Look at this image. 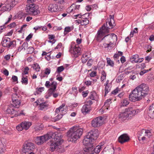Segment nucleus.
<instances>
[{
  "label": "nucleus",
  "instance_id": "11",
  "mask_svg": "<svg viewBox=\"0 0 154 154\" xmlns=\"http://www.w3.org/2000/svg\"><path fill=\"white\" fill-rule=\"evenodd\" d=\"M69 52L72 54L74 57H77L81 54V49L79 45H75L74 42H72L69 49Z\"/></svg>",
  "mask_w": 154,
  "mask_h": 154
},
{
  "label": "nucleus",
  "instance_id": "59",
  "mask_svg": "<svg viewBox=\"0 0 154 154\" xmlns=\"http://www.w3.org/2000/svg\"><path fill=\"white\" fill-rule=\"evenodd\" d=\"M136 78V74L134 73L133 74H131L129 76V79L133 80L135 79Z\"/></svg>",
  "mask_w": 154,
  "mask_h": 154
},
{
  "label": "nucleus",
  "instance_id": "8",
  "mask_svg": "<svg viewBox=\"0 0 154 154\" xmlns=\"http://www.w3.org/2000/svg\"><path fill=\"white\" fill-rule=\"evenodd\" d=\"M25 10L29 14L34 16L40 13L38 6L34 3L27 4Z\"/></svg>",
  "mask_w": 154,
  "mask_h": 154
},
{
  "label": "nucleus",
  "instance_id": "5",
  "mask_svg": "<svg viewBox=\"0 0 154 154\" xmlns=\"http://www.w3.org/2000/svg\"><path fill=\"white\" fill-rule=\"evenodd\" d=\"M138 112V110L134 109L132 107L126 108L125 110L120 112L118 116L119 119L121 122H124L131 118Z\"/></svg>",
  "mask_w": 154,
  "mask_h": 154
},
{
  "label": "nucleus",
  "instance_id": "34",
  "mask_svg": "<svg viewBox=\"0 0 154 154\" xmlns=\"http://www.w3.org/2000/svg\"><path fill=\"white\" fill-rule=\"evenodd\" d=\"M5 150V146L1 140H0V154L3 153Z\"/></svg>",
  "mask_w": 154,
  "mask_h": 154
},
{
  "label": "nucleus",
  "instance_id": "32",
  "mask_svg": "<svg viewBox=\"0 0 154 154\" xmlns=\"http://www.w3.org/2000/svg\"><path fill=\"white\" fill-rule=\"evenodd\" d=\"M74 29V27L73 26H66L64 29V35H66L68 33L71 32Z\"/></svg>",
  "mask_w": 154,
  "mask_h": 154
},
{
  "label": "nucleus",
  "instance_id": "25",
  "mask_svg": "<svg viewBox=\"0 0 154 154\" xmlns=\"http://www.w3.org/2000/svg\"><path fill=\"white\" fill-rule=\"evenodd\" d=\"M103 148V145L102 143H100L92 151V154H98L101 150Z\"/></svg>",
  "mask_w": 154,
  "mask_h": 154
},
{
  "label": "nucleus",
  "instance_id": "23",
  "mask_svg": "<svg viewBox=\"0 0 154 154\" xmlns=\"http://www.w3.org/2000/svg\"><path fill=\"white\" fill-rule=\"evenodd\" d=\"M13 89L15 93L12 94V97H17L18 98H20L21 97L20 94L22 93L20 90L17 87H14Z\"/></svg>",
  "mask_w": 154,
  "mask_h": 154
},
{
  "label": "nucleus",
  "instance_id": "1",
  "mask_svg": "<svg viewBox=\"0 0 154 154\" xmlns=\"http://www.w3.org/2000/svg\"><path fill=\"white\" fill-rule=\"evenodd\" d=\"M149 91V87L146 85H140L130 93L129 96V100L132 102L139 101L148 94Z\"/></svg>",
  "mask_w": 154,
  "mask_h": 154
},
{
  "label": "nucleus",
  "instance_id": "60",
  "mask_svg": "<svg viewBox=\"0 0 154 154\" xmlns=\"http://www.w3.org/2000/svg\"><path fill=\"white\" fill-rule=\"evenodd\" d=\"M93 60L92 59H89L87 63V65L88 66H91L93 63Z\"/></svg>",
  "mask_w": 154,
  "mask_h": 154
},
{
  "label": "nucleus",
  "instance_id": "44",
  "mask_svg": "<svg viewBox=\"0 0 154 154\" xmlns=\"http://www.w3.org/2000/svg\"><path fill=\"white\" fill-rule=\"evenodd\" d=\"M28 44L27 42H24L23 43L22 46L19 48L18 50L20 51L23 49H24L25 50L26 49V48L28 47Z\"/></svg>",
  "mask_w": 154,
  "mask_h": 154
},
{
  "label": "nucleus",
  "instance_id": "57",
  "mask_svg": "<svg viewBox=\"0 0 154 154\" xmlns=\"http://www.w3.org/2000/svg\"><path fill=\"white\" fill-rule=\"evenodd\" d=\"M11 79L12 80V81L14 82H16V83H18V78L15 75H13L12 76Z\"/></svg>",
  "mask_w": 154,
  "mask_h": 154
},
{
  "label": "nucleus",
  "instance_id": "35",
  "mask_svg": "<svg viewBox=\"0 0 154 154\" xmlns=\"http://www.w3.org/2000/svg\"><path fill=\"white\" fill-rule=\"evenodd\" d=\"M139 57L138 55L137 54H135L132 56L130 59V60L132 63H138V58Z\"/></svg>",
  "mask_w": 154,
  "mask_h": 154
},
{
  "label": "nucleus",
  "instance_id": "47",
  "mask_svg": "<svg viewBox=\"0 0 154 154\" xmlns=\"http://www.w3.org/2000/svg\"><path fill=\"white\" fill-rule=\"evenodd\" d=\"M104 85L105 86V96L110 90V87L108 85Z\"/></svg>",
  "mask_w": 154,
  "mask_h": 154
},
{
  "label": "nucleus",
  "instance_id": "62",
  "mask_svg": "<svg viewBox=\"0 0 154 154\" xmlns=\"http://www.w3.org/2000/svg\"><path fill=\"white\" fill-rule=\"evenodd\" d=\"M45 86L47 88H49L51 85V84H50V82L49 81H47L46 82L45 84Z\"/></svg>",
  "mask_w": 154,
  "mask_h": 154
},
{
  "label": "nucleus",
  "instance_id": "53",
  "mask_svg": "<svg viewBox=\"0 0 154 154\" xmlns=\"http://www.w3.org/2000/svg\"><path fill=\"white\" fill-rule=\"evenodd\" d=\"M64 68L63 66L58 67L57 68L56 72L60 73L62 72L64 70Z\"/></svg>",
  "mask_w": 154,
  "mask_h": 154
},
{
  "label": "nucleus",
  "instance_id": "18",
  "mask_svg": "<svg viewBox=\"0 0 154 154\" xmlns=\"http://www.w3.org/2000/svg\"><path fill=\"white\" fill-rule=\"evenodd\" d=\"M106 28H107L108 30V33L109 32V29L113 28L115 26L114 20L113 15H110V19L106 21Z\"/></svg>",
  "mask_w": 154,
  "mask_h": 154
},
{
  "label": "nucleus",
  "instance_id": "40",
  "mask_svg": "<svg viewBox=\"0 0 154 154\" xmlns=\"http://www.w3.org/2000/svg\"><path fill=\"white\" fill-rule=\"evenodd\" d=\"M82 61V63H85L88 59V55L86 52L85 54H83L81 58Z\"/></svg>",
  "mask_w": 154,
  "mask_h": 154
},
{
  "label": "nucleus",
  "instance_id": "12",
  "mask_svg": "<svg viewBox=\"0 0 154 154\" xmlns=\"http://www.w3.org/2000/svg\"><path fill=\"white\" fill-rule=\"evenodd\" d=\"M108 33V30L106 28L105 25H103L98 31L95 36V38L98 42H100L104 39V36L105 34Z\"/></svg>",
  "mask_w": 154,
  "mask_h": 154
},
{
  "label": "nucleus",
  "instance_id": "61",
  "mask_svg": "<svg viewBox=\"0 0 154 154\" xmlns=\"http://www.w3.org/2000/svg\"><path fill=\"white\" fill-rule=\"evenodd\" d=\"M97 73L95 71H92L90 74V76L91 77H94L96 76Z\"/></svg>",
  "mask_w": 154,
  "mask_h": 154
},
{
  "label": "nucleus",
  "instance_id": "9",
  "mask_svg": "<svg viewBox=\"0 0 154 154\" xmlns=\"http://www.w3.org/2000/svg\"><path fill=\"white\" fill-rule=\"evenodd\" d=\"M54 135V134L52 132H49L43 136L35 137V141L38 145H41L52 137Z\"/></svg>",
  "mask_w": 154,
  "mask_h": 154
},
{
  "label": "nucleus",
  "instance_id": "13",
  "mask_svg": "<svg viewBox=\"0 0 154 154\" xmlns=\"http://www.w3.org/2000/svg\"><path fill=\"white\" fill-rule=\"evenodd\" d=\"M74 17L81 18V21H80V24L82 26L86 25L89 23V20L88 19L89 14L88 13H85L84 14L80 13L74 15L73 16V18H75Z\"/></svg>",
  "mask_w": 154,
  "mask_h": 154
},
{
  "label": "nucleus",
  "instance_id": "51",
  "mask_svg": "<svg viewBox=\"0 0 154 154\" xmlns=\"http://www.w3.org/2000/svg\"><path fill=\"white\" fill-rule=\"evenodd\" d=\"M29 70V69L28 67H25L22 73V75H25L27 74H28Z\"/></svg>",
  "mask_w": 154,
  "mask_h": 154
},
{
  "label": "nucleus",
  "instance_id": "21",
  "mask_svg": "<svg viewBox=\"0 0 154 154\" xmlns=\"http://www.w3.org/2000/svg\"><path fill=\"white\" fill-rule=\"evenodd\" d=\"M65 106V104L64 103L62 104L58 108L56 109L55 111V112L58 113H60V114L64 115L66 113L67 110L66 109H65L64 107Z\"/></svg>",
  "mask_w": 154,
  "mask_h": 154
},
{
  "label": "nucleus",
  "instance_id": "27",
  "mask_svg": "<svg viewBox=\"0 0 154 154\" xmlns=\"http://www.w3.org/2000/svg\"><path fill=\"white\" fill-rule=\"evenodd\" d=\"M91 109V108L85 105L83 106L81 109V111L83 114L85 115L89 112Z\"/></svg>",
  "mask_w": 154,
  "mask_h": 154
},
{
  "label": "nucleus",
  "instance_id": "54",
  "mask_svg": "<svg viewBox=\"0 0 154 154\" xmlns=\"http://www.w3.org/2000/svg\"><path fill=\"white\" fill-rule=\"evenodd\" d=\"M23 14L22 12H20L16 15L15 16L17 18L21 19L23 16Z\"/></svg>",
  "mask_w": 154,
  "mask_h": 154
},
{
  "label": "nucleus",
  "instance_id": "2",
  "mask_svg": "<svg viewBox=\"0 0 154 154\" xmlns=\"http://www.w3.org/2000/svg\"><path fill=\"white\" fill-rule=\"evenodd\" d=\"M63 141L61 134H55L54 141L51 142L50 145V151L52 152L56 151L60 152H63L64 150L62 145Z\"/></svg>",
  "mask_w": 154,
  "mask_h": 154
},
{
  "label": "nucleus",
  "instance_id": "22",
  "mask_svg": "<svg viewBox=\"0 0 154 154\" xmlns=\"http://www.w3.org/2000/svg\"><path fill=\"white\" fill-rule=\"evenodd\" d=\"M129 140V138L126 134L121 135L119 138V141L121 143H123Z\"/></svg>",
  "mask_w": 154,
  "mask_h": 154
},
{
  "label": "nucleus",
  "instance_id": "48",
  "mask_svg": "<svg viewBox=\"0 0 154 154\" xmlns=\"http://www.w3.org/2000/svg\"><path fill=\"white\" fill-rule=\"evenodd\" d=\"M137 30V28H134V30L131 31L130 34V36L131 38L133 37L134 36V34L135 33H136L138 32Z\"/></svg>",
  "mask_w": 154,
  "mask_h": 154
},
{
  "label": "nucleus",
  "instance_id": "45",
  "mask_svg": "<svg viewBox=\"0 0 154 154\" xmlns=\"http://www.w3.org/2000/svg\"><path fill=\"white\" fill-rule=\"evenodd\" d=\"M93 102L90 100H87L85 102V105L91 108V105L93 104Z\"/></svg>",
  "mask_w": 154,
  "mask_h": 154
},
{
  "label": "nucleus",
  "instance_id": "6",
  "mask_svg": "<svg viewBox=\"0 0 154 154\" xmlns=\"http://www.w3.org/2000/svg\"><path fill=\"white\" fill-rule=\"evenodd\" d=\"M98 135L97 130L95 129L91 130L84 137L83 140V145L86 146L93 147V141L97 139Z\"/></svg>",
  "mask_w": 154,
  "mask_h": 154
},
{
  "label": "nucleus",
  "instance_id": "58",
  "mask_svg": "<svg viewBox=\"0 0 154 154\" xmlns=\"http://www.w3.org/2000/svg\"><path fill=\"white\" fill-rule=\"evenodd\" d=\"M151 69H149V70L144 69L143 71H141L140 73V75H143L144 74L147 72L149 71Z\"/></svg>",
  "mask_w": 154,
  "mask_h": 154
},
{
  "label": "nucleus",
  "instance_id": "20",
  "mask_svg": "<svg viewBox=\"0 0 154 154\" xmlns=\"http://www.w3.org/2000/svg\"><path fill=\"white\" fill-rule=\"evenodd\" d=\"M20 99V98H18L17 97H12V105L14 107L16 108L19 107L21 103Z\"/></svg>",
  "mask_w": 154,
  "mask_h": 154
},
{
  "label": "nucleus",
  "instance_id": "50",
  "mask_svg": "<svg viewBox=\"0 0 154 154\" xmlns=\"http://www.w3.org/2000/svg\"><path fill=\"white\" fill-rule=\"evenodd\" d=\"M92 146H87L84 149V151L85 152H89L90 151H91L92 148Z\"/></svg>",
  "mask_w": 154,
  "mask_h": 154
},
{
  "label": "nucleus",
  "instance_id": "15",
  "mask_svg": "<svg viewBox=\"0 0 154 154\" xmlns=\"http://www.w3.org/2000/svg\"><path fill=\"white\" fill-rule=\"evenodd\" d=\"M32 125V123L29 122H23L16 127V129L18 131H21L23 130H27Z\"/></svg>",
  "mask_w": 154,
  "mask_h": 154
},
{
  "label": "nucleus",
  "instance_id": "29",
  "mask_svg": "<svg viewBox=\"0 0 154 154\" xmlns=\"http://www.w3.org/2000/svg\"><path fill=\"white\" fill-rule=\"evenodd\" d=\"M106 149L103 150V154H114V147H112L108 149L107 151H105Z\"/></svg>",
  "mask_w": 154,
  "mask_h": 154
},
{
  "label": "nucleus",
  "instance_id": "49",
  "mask_svg": "<svg viewBox=\"0 0 154 154\" xmlns=\"http://www.w3.org/2000/svg\"><path fill=\"white\" fill-rule=\"evenodd\" d=\"M107 64L111 66H114V62L111 60L109 58H107Z\"/></svg>",
  "mask_w": 154,
  "mask_h": 154
},
{
  "label": "nucleus",
  "instance_id": "36",
  "mask_svg": "<svg viewBox=\"0 0 154 154\" xmlns=\"http://www.w3.org/2000/svg\"><path fill=\"white\" fill-rule=\"evenodd\" d=\"M101 74L100 81L101 82L103 83L106 79V74L104 71H102L101 73Z\"/></svg>",
  "mask_w": 154,
  "mask_h": 154
},
{
  "label": "nucleus",
  "instance_id": "7",
  "mask_svg": "<svg viewBox=\"0 0 154 154\" xmlns=\"http://www.w3.org/2000/svg\"><path fill=\"white\" fill-rule=\"evenodd\" d=\"M117 36L114 33L107 34H105L104 39L106 41V43L103 44L105 48H109L112 47L111 45L115 41H117Z\"/></svg>",
  "mask_w": 154,
  "mask_h": 154
},
{
  "label": "nucleus",
  "instance_id": "14",
  "mask_svg": "<svg viewBox=\"0 0 154 154\" xmlns=\"http://www.w3.org/2000/svg\"><path fill=\"white\" fill-rule=\"evenodd\" d=\"M104 121V118L98 116L94 119L91 121V125L94 128L98 127L101 125Z\"/></svg>",
  "mask_w": 154,
  "mask_h": 154
},
{
  "label": "nucleus",
  "instance_id": "46",
  "mask_svg": "<svg viewBox=\"0 0 154 154\" xmlns=\"http://www.w3.org/2000/svg\"><path fill=\"white\" fill-rule=\"evenodd\" d=\"M144 131L145 129H143L139 131L137 133L138 138L139 137H141V136L143 137L144 135Z\"/></svg>",
  "mask_w": 154,
  "mask_h": 154
},
{
  "label": "nucleus",
  "instance_id": "39",
  "mask_svg": "<svg viewBox=\"0 0 154 154\" xmlns=\"http://www.w3.org/2000/svg\"><path fill=\"white\" fill-rule=\"evenodd\" d=\"M57 85V83L56 82L53 81L51 84V87L50 90L53 91H54L56 88Z\"/></svg>",
  "mask_w": 154,
  "mask_h": 154
},
{
  "label": "nucleus",
  "instance_id": "17",
  "mask_svg": "<svg viewBox=\"0 0 154 154\" xmlns=\"http://www.w3.org/2000/svg\"><path fill=\"white\" fill-rule=\"evenodd\" d=\"M34 148L35 146L34 144L29 142L24 145L22 150L24 153H28L31 151H32Z\"/></svg>",
  "mask_w": 154,
  "mask_h": 154
},
{
  "label": "nucleus",
  "instance_id": "38",
  "mask_svg": "<svg viewBox=\"0 0 154 154\" xmlns=\"http://www.w3.org/2000/svg\"><path fill=\"white\" fill-rule=\"evenodd\" d=\"M63 115L61 114H58L55 117L52 118L51 120L52 122H55L56 121H58L60 120L62 117Z\"/></svg>",
  "mask_w": 154,
  "mask_h": 154
},
{
  "label": "nucleus",
  "instance_id": "3",
  "mask_svg": "<svg viewBox=\"0 0 154 154\" xmlns=\"http://www.w3.org/2000/svg\"><path fill=\"white\" fill-rule=\"evenodd\" d=\"M83 129L77 126H73L70 128L67 133L69 141H76L80 138L82 134Z\"/></svg>",
  "mask_w": 154,
  "mask_h": 154
},
{
  "label": "nucleus",
  "instance_id": "64",
  "mask_svg": "<svg viewBox=\"0 0 154 154\" xmlns=\"http://www.w3.org/2000/svg\"><path fill=\"white\" fill-rule=\"evenodd\" d=\"M5 30V27L4 26H0V33L4 31Z\"/></svg>",
  "mask_w": 154,
  "mask_h": 154
},
{
  "label": "nucleus",
  "instance_id": "56",
  "mask_svg": "<svg viewBox=\"0 0 154 154\" xmlns=\"http://www.w3.org/2000/svg\"><path fill=\"white\" fill-rule=\"evenodd\" d=\"M145 49L146 52H149L151 51V47L149 45H146L145 46Z\"/></svg>",
  "mask_w": 154,
  "mask_h": 154
},
{
  "label": "nucleus",
  "instance_id": "28",
  "mask_svg": "<svg viewBox=\"0 0 154 154\" xmlns=\"http://www.w3.org/2000/svg\"><path fill=\"white\" fill-rule=\"evenodd\" d=\"M89 98L92 100L97 101L98 99V96L95 91L91 92L90 93Z\"/></svg>",
  "mask_w": 154,
  "mask_h": 154
},
{
  "label": "nucleus",
  "instance_id": "63",
  "mask_svg": "<svg viewBox=\"0 0 154 154\" xmlns=\"http://www.w3.org/2000/svg\"><path fill=\"white\" fill-rule=\"evenodd\" d=\"M91 5H88L86 6L85 9L88 11H90L91 9Z\"/></svg>",
  "mask_w": 154,
  "mask_h": 154
},
{
  "label": "nucleus",
  "instance_id": "10",
  "mask_svg": "<svg viewBox=\"0 0 154 154\" xmlns=\"http://www.w3.org/2000/svg\"><path fill=\"white\" fill-rule=\"evenodd\" d=\"M15 0H7L5 4H0V11L3 12L6 11H9L11 7H14L16 4Z\"/></svg>",
  "mask_w": 154,
  "mask_h": 154
},
{
  "label": "nucleus",
  "instance_id": "52",
  "mask_svg": "<svg viewBox=\"0 0 154 154\" xmlns=\"http://www.w3.org/2000/svg\"><path fill=\"white\" fill-rule=\"evenodd\" d=\"M80 5H79L75 6L74 9H72V11H74V12H78L79 9L80 8Z\"/></svg>",
  "mask_w": 154,
  "mask_h": 154
},
{
  "label": "nucleus",
  "instance_id": "37",
  "mask_svg": "<svg viewBox=\"0 0 154 154\" xmlns=\"http://www.w3.org/2000/svg\"><path fill=\"white\" fill-rule=\"evenodd\" d=\"M21 82L23 84L27 85L28 83V79L27 76L25 75H22Z\"/></svg>",
  "mask_w": 154,
  "mask_h": 154
},
{
  "label": "nucleus",
  "instance_id": "42",
  "mask_svg": "<svg viewBox=\"0 0 154 154\" xmlns=\"http://www.w3.org/2000/svg\"><path fill=\"white\" fill-rule=\"evenodd\" d=\"M32 67L37 72H39L40 69V66L37 63L34 64L32 65Z\"/></svg>",
  "mask_w": 154,
  "mask_h": 154
},
{
  "label": "nucleus",
  "instance_id": "55",
  "mask_svg": "<svg viewBox=\"0 0 154 154\" xmlns=\"http://www.w3.org/2000/svg\"><path fill=\"white\" fill-rule=\"evenodd\" d=\"M34 50V48L32 47H29L27 49V53L28 54H31L33 53Z\"/></svg>",
  "mask_w": 154,
  "mask_h": 154
},
{
  "label": "nucleus",
  "instance_id": "26",
  "mask_svg": "<svg viewBox=\"0 0 154 154\" xmlns=\"http://www.w3.org/2000/svg\"><path fill=\"white\" fill-rule=\"evenodd\" d=\"M48 9L51 12H55L59 10L58 6L55 4H50L48 7Z\"/></svg>",
  "mask_w": 154,
  "mask_h": 154
},
{
  "label": "nucleus",
  "instance_id": "30",
  "mask_svg": "<svg viewBox=\"0 0 154 154\" xmlns=\"http://www.w3.org/2000/svg\"><path fill=\"white\" fill-rule=\"evenodd\" d=\"M48 105L45 102L40 103L39 109L41 110H45L48 107Z\"/></svg>",
  "mask_w": 154,
  "mask_h": 154
},
{
  "label": "nucleus",
  "instance_id": "33",
  "mask_svg": "<svg viewBox=\"0 0 154 154\" xmlns=\"http://www.w3.org/2000/svg\"><path fill=\"white\" fill-rule=\"evenodd\" d=\"M51 69L49 68H46L45 69L44 74H43L42 73H41L40 77L41 78H43L45 77H47L48 75L50 74L51 72Z\"/></svg>",
  "mask_w": 154,
  "mask_h": 154
},
{
  "label": "nucleus",
  "instance_id": "4",
  "mask_svg": "<svg viewBox=\"0 0 154 154\" xmlns=\"http://www.w3.org/2000/svg\"><path fill=\"white\" fill-rule=\"evenodd\" d=\"M83 129L77 126H73L70 128L67 133L69 141H76L80 138L82 134Z\"/></svg>",
  "mask_w": 154,
  "mask_h": 154
},
{
  "label": "nucleus",
  "instance_id": "41",
  "mask_svg": "<svg viewBox=\"0 0 154 154\" xmlns=\"http://www.w3.org/2000/svg\"><path fill=\"white\" fill-rule=\"evenodd\" d=\"M44 87H40L37 88L36 89V90L35 92V95L40 94L44 90Z\"/></svg>",
  "mask_w": 154,
  "mask_h": 154
},
{
  "label": "nucleus",
  "instance_id": "31",
  "mask_svg": "<svg viewBox=\"0 0 154 154\" xmlns=\"http://www.w3.org/2000/svg\"><path fill=\"white\" fill-rule=\"evenodd\" d=\"M43 126L40 123L36 125L34 127L35 131L38 132L43 129Z\"/></svg>",
  "mask_w": 154,
  "mask_h": 154
},
{
  "label": "nucleus",
  "instance_id": "43",
  "mask_svg": "<svg viewBox=\"0 0 154 154\" xmlns=\"http://www.w3.org/2000/svg\"><path fill=\"white\" fill-rule=\"evenodd\" d=\"M129 102L126 99H124L121 102V106H126L129 104Z\"/></svg>",
  "mask_w": 154,
  "mask_h": 154
},
{
  "label": "nucleus",
  "instance_id": "16",
  "mask_svg": "<svg viewBox=\"0 0 154 154\" xmlns=\"http://www.w3.org/2000/svg\"><path fill=\"white\" fill-rule=\"evenodd\" d=\"M153 134V133L151 130L145 129L144 136L142 137H139L138 139L139 141L147 142L149 138L152 137Z\"/></svg>",
  "mask_w": 154,
  "mask_h": 154
},
{
  "label": "nucleus",
  "instance_id": "24",
  "mask_svg": "<svg viewBox=\"0 0 154 154\" xmlns=\"http://www.w3.org/2000/svg\"><path fill=\"white\" fill-rule=\"evenodd\" d=\"M148 114L150 118H154V103L149 107Z\"/></svg>",
  "mask_w": 154,
  "mask_h": 154
},
{
  "label": "nucleus",
  "instance_id": "19",
  "mask_svg": "<svg viewBox=\"0 0 154 154\" xmlns=\"http://www.w3.org/2000/svg\"><path fill=\"white\" fill-rule=\"evenodd\" d=\"M2 44V46L5 47L9 48L11 46H14L13 42L11 41L10 39L9 38H3Z\"/></svg>",
  "mask_w": 154,
  "mask_h": 154
}]
</instances>
